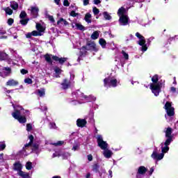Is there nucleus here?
I'll return each instance as SVG.
<instances>
[{"mask_svg": "<svg viewBox=\"0 0 178 178\" xmlns=\"http://www.w3.org/2000/svg\"><path fill=\"white\" fill-rule=\"evenodd\" d=\"M14 108V112L12 113V116L16 120H18L19 123H26L27 122V119H26V116L29 115V112L27 110H24L23 107L20 106H15L13 104Z\"/></svg>", "mask_w": 178, "mask_h": 178, "instance_id": "f257e3e1", "label": "nucleus"}, {"mask_svg": "<svg viewBox=\"0 0 178 178\" xmlns=\"http://www.w3.org/2000/svg\"><path fill=\"white\" fill-rule=\"evenodd\" d=\"M170 140H166L164 143H161V154H158V149L156 148L153 153L151 155V158L152 159H154L155 161H161V159H163V156H165V154H166L169 151V145H170Z\"/></svg>", "mask_w": 178, "mask_h": 178, "instance_id": "f03ea898", "label": "nucleus"}, {"mask_svg": "<svg viewBox=\"0 0 178 178\" xmlns=\"http://www.w3.org/2000/svg\"><path fill=\"white\" fill-rule=\"evenodd\" d=\"M152 83H150V90L155 97H158L162 90V82L159 81V76L155 74L152 77Z\"/></svg>", "mask_w": 178, "mask_h": 178, "instance_id": "7ed1b4c3", "label": "nucleus"}, {"mask_svg": "<svg viewBox=\"0 0 178 178\" xmlns=\"http://www.w3.org/2000/svg\"><path fill=\"white\" fill-rule=\"evenodd\" d=\"M118 15L120 17V26H127V24H129V16H127V14L126 13V9L121 7L118 11Z\"/></svg>", "mask_w": 178, "mask_h": 178, "instance_id": "20e7f679", "label": "nucleus"}, {"mask_svg": "<svg viewBox=\"0 0 178 178\" xmlns=\"http://www.w3.org/2000/svg\"><path fill=\"white\" fill-rule=\"evenodd\" d=\"M73 95H75L78 99H81L82 102H79L80 104H86V102H90L91 101H95L97 98L94 96H86L80 90H77L76 92L73 93Z\"/></svg>", "mask_w": 178, "mask_h": 178, "instance_id": "39448f33", "label": "nucleus"}, {"mask_svg": "<svg viewBox=\"0 0 178 178\" xmlns=\"http://www.w3.org/2000/svg\"><path fill=\"white\" fill-rule=\"evenodd\" d=\"M29 138L30 140V142L24 145V147L23 148L24 151H26L27 148H30V147H31L33 152H34L35 154H40V152H41V149H40L39 145L37 143L33 144L34 136H33V135H30L29 136ZM31 144H33L32 146Z\"/></svg>", "mask_w": 178, "mask_h": 178, "instance_id": "423d86ee", "label": "nucleus"}, {"mask_svg": "<svg viewBox=\"0 0 178 178\" xmlns=\"http://www.w3.org/2000/svg\"><path fill=\"white\" fill-rule=\"evenodd\" d=\"M37 31H33L31 33L26 34V38H31V37H37L38 35H42V33L45 31V28L41 26V24H36Z\"/></svg>", "mask_w": 178, "mask_h": 178, "instance_id": "0eeeda50", "label": "nucleus"}, {"mask_svg": "<svg viewBox=\"0 0 178 178\" xmlns=\"http://www.w3.org/2000/svg\"><path fill=\"white\" fill-rule=\"evenodd\" d=\"M118 84H119V81L115 77H108L104 80V86L106 88H109V87H118Z\"/></svg>", "mask_w": 178, "mask_h": 178, "instance_id": "6e6552de", "label": "nucleus"}, {"mask_svg": "<svg viewBox=\"0 0 178 178\" xmlns=\"http://www.w3.org/2000/svg\"><path fill=\"white\" fill-rule=\"evenodd\" d=\"M136 37H137V38L139 39L138 44L140 45V47H142L141 51H143V52H145V51L148 49V47H147V44H145V38H144V36L141 35V34H140V33L138 32L136 33Z\"/></svg>", "mask_w": 178, "mask_h": 178, "instance_id": "1a4fd4ad", "label": "nucleus"}, {"mask_svg": "<svg viewBox=\"0 0 178 178\" xmlns=\"http://www.w3.org/2000/svg\"><path fill=\"white\" fill-rule=\"evenodd\" d=\"M164 109L168 116H170V118L175 116V107L172 106L171 102H167L164 106Z\"/></svg>", "mask_w": 178, "mask_h": 178, "instance_id": "9d476101", "label": "nucleus"}, {"mask_svg": "<svg viewBox=\"0 0 178 178\" xmlns=\"http://www.w3.org/2000/svg\"><path fill=\"white\" fill-rule=\"evenodd\" d=\"M97 144L101 149H106L108 148V143L106 141H104V138H102V135H97Z\"/></svg>", "mask_w": 178, "mask_h": 178, "instance_id": "9b49d317", "label": "nucleus"}, {"mask_svg": "<svg viewBox=\"0 0 178 178\" xmlns=\"http://www.w3.org/2000/svg\"><path fill=\"white\" fill-rule=\"evenodd\" d=\"M173 131V129L172 128L168 127L165 129V138L167 141H173V136L172 135V133Z\"/></svg>", "mask_w": 178, "mask_h": 178, "instance_id": "f8f14e48", "label": "nucleus"}, {"mask_svg": "<svg viewBox=\"0 0 178 178\" xmlns=\"http://www.w3.org/2000/svg\"><path fill=\"white\" fill-rule=\"evenodd\" d=\"M102 154L104 155V158L109 159L112 158V155H113V152L109 149H104L102 152Z\"/></svg>", "mask_w": 178, "mask_h": 178, "instance_id": "ddd939ff", "label": "nucleus"}, {"mask_svg": "<svg viewBox=\"0 0 178 178\" xmlns=\"http://www.w3.org/2000/svg\"><path fill=\"white\" fill-rule=\"evenodd\" d=\"M82 49H87L88 51L90 49H92V51H98V49H97V44L94 42L88 43L86 47H83Z\"/></svg>", "mask_w": 178, "mask_h": 178, "instance_id": "4468645a", "label": "nucleus"}, {"mask_svg": "<svg viewBox=\"0 0 178 178\" xmlns=\"http://www.w3.org/2000/svg\"><path fill=\"white\" fill-rule=\"evenodd\" d=\"M40 11V9H38V7L37 6H32L31 7V15L33 16V17L35 18L38 16V12Z\"/></svg>", "mask_w": 178, "mask_h": 178, "instance_id": "2eb2a0df", "label": "nucleus"}, {"mask_svg": "<svg viewBox=\"0 0 178 178\" xmlns=\"http://www.w3.org/2000/svg\"><path fill=\"white\" fill-rule=\"evenodd\" d=\"M147 172V168L144 166L139 167L138 170V173L136 175V178H141V175H145Z\"/></svg>", "mask_w": 178, "mask_h": 178, "instance_id": "dca6fc26", "label": "nucleus"}, {"mask_svg": "<svg viewBox=\"0 0 178 178\" xmlns=\"http://www.w3.org/2000/svg\"><path fill=\"white\" fill-rule=\"evenodd\" d=\"M86 124H87V120H86V119L79 118L76 120V126H78V127H84Z\"/></svg>", "mask_w": 178, "mask_h": 178, "instance_id": "f3484780", "label": "nucleus"}, {"mask_svg": "<svg viewBox=\"0 0 178 178\" xmlns=\"http://www.w3.org/2000/svg\"><path fill=\"white\" fill-rule=\"evenodd\" d=\"M72 29H75V30H81V31H84V26L79 23H72Z\"/></svg>", "mask_w": 178, "mask_h": 178, "instance_id": "a211bd4d", "label": "nucleus"}, {"mask_svg": "<svg viewBox=\"0 0 178 178\" xmlns=\"http://www.w3.org/2000/svg\"><path fill=\"white\" fill-rule=\"evenodd\" d=\"M52 59L54 60L59 62V63H60L61 65H63V63H65V62L67 60V58H59L58 56H53Z\"/></svg>", "mask_w": 178, "mask_h": 178, "instance_id": "6ab92c4d", "label": "nucleus"}, {"mask_svg": "<svg viewBox=\"0 0 178 178\" xmlns=\"http://www.w3.org/2000/svg\"><path fill=\"white\" fill-rule=\"evenodd\" d=\"M23 166L20 162H16L14 163V170H17V172H22Z\"/></svg>", "mask_w": 178, "mask_h": 178, "instance_id": "aec40b11", "label": "nucleus"}, {"mask_svg": "<svg viewBox=\"0 0 178 178\" xmlns=\"http://www.w3.org/2000/svg\"><path fill=\"white\" fill-rule=\"evenodd\" d=\"M19 84V81L15 79H10L7 83L6 86H10V87L17 86Z\"/></svg>", "mask_w": 178, "mask_h": 178, "instance_id": "412c9836", "label": "nucleus"}, {"mask_svg": "<svg viewBox=\"0 0 178 178\" xmlns=\"http://www.w3.org/2000/svg\"><path fill=\"white\" fill-rule=\"evenodd\" d=\"M18 176H20V177L22 178H30V175L27 172H24L23 171H19L17 172Z\"/></svg>", "mask_w": 178, "mask_h": 178, "instance_id": "4be33fe9", "label": "nucleus"}, {"mask_svg": "<svg viewBox=\"0 0 178 178\" xmlns=\"http://www.w3.org/2000/svg\"><path fill=\"white\" fill-rule=\"evenodd\" d=\"M61 86L63 90H67V88H69V86H70V83L69 81H67V80L64 79L63 83H61Z\"/></svg>", "mask_w": 178, "mask_h": 178, "instance_id": "5701e85b", "label": "nucleus"}, {"mask_svg": "<svg viewBox=\"0 0 178 178\" xmlns=\"http://www.w3.org/2000/svg\"><path fill=\"white\" fill-rule=\"evenodd\" d=\"M58 26H62V24H64V26H67L68 23L67 22L66 19H63V18H60L57 22Z\"/></svg>", "mask_w": 178, "mask_h": 178, "instance_id": "b1692460", "label": "nucleus"}, {"mask_svg": "<svg viewBox=\"0 0 178 178\" xmlns=\"http://www.w3.org/2000/svg\"><path fill=\"white\" fill-rule=\"evenodd\" d=\"M37 94L39 95V97H44V95H45V89H38L37 90Z\"/></svg>", "mask_w": 178, "mask_h": 178, "instance_id": "393cba45", "label": "nucleus"}, {"mask_svg": "<svg viewBox=\"0 0 178 178\" xmlns=\"http://www.w3.org/2000/svg\"><path fill=\"white\" fill-rule=\"evenodd\" d=\"M98 37H99V32L98 31L93 32L91 35L92 40H97Z\"/></svg>", "mask_w": 178, "mask_h": 178, "instance_id": "a878e982", "label": "nucleus"}, {"mask_svg": "<svg viewBox=\"0 0 178 178\" xmlns=\"http://www.w3.org/2000/svg\"><path fill=\"white\" fill-rule=\"evenodd\" d=\"M85 21L87 23H91V14L90 13H88L85 15Z\"/></svg>", "mask_w": 178, "mask_h": 178, "instance_id": "bb28decb", "label": "nucleus"}, {"mask_svg": "<svg viewBox=\"0 0 178 178\" xmlns=\"http://www.w3.org/2000/svg\"><path fill=\"white\" fill-rule=\"evenodd\" d=\"M61 156L63 159H67V158H70V153L62 152Z\"/></svg>", "mask_w": 178, "mask_h": 178, "instance_id": "cd10ccee", "label": "nucleus"}, {"mask_svg": "<svg viewBox=\"0 0 178 178\" xmlns=\"http://www.w3.org/2000/svg\"><path fill=\"white\" fill-rule=\"evenodd\" d=\"M10 7L14 10H16V9H17L19 8V4H17V3H16L15 1H12L10 3Z\"/></svg>", "mask_w": 178, "mask_h": 178, "instance_id": "c85d7f7f", "label": "nucleus"}, {"mask_svg": "<svg viewBox=\"0 0 178 178\" xmlns=\"http://www.w3.org/2000/svg\"><path fill=\"white\" fill-rule=\"evenodd\" d=\"M6 58H8V54L2 51H0V60H5Z\"/></svg>", "mask_w": 178, "mask_h": 178, "instance_id": "c756f323", "label": "nucleus"}, {"mask_svg": "<svg viewBox=\"0 0 178 178\" xmlns=\"http://www.w3.org/2000/svg\"><path fill=\"white\" fill-rule=\"evenodd\" d=\"M26 169H27V170H31V169H33V163L28 161L26 163Z\"/></svg>", "mask_w": 178, "mask_h": 178, "instance_id": "7c9ffc66", "label": "nucleus"}, {"mask_svg": "<svg viewBox=\"0 0 178 178\" xmlns=\"http://www.w3.org/2000/svg\"><path fill=\"white\" fill-rule=\"evenodd\" d=\"M103 16H104V19H106V20H111L112 19V17H111V15H109V13H108V12H104Z\"/></svg>", "mask_w": 178, "mask_h": 178, "instance_id": "2f4dec72", "label": "nucleus"}, {"mask_svg": "<svg viewBox=\"0 0 178 178\" xmlns=\"http://www.w3.org/2000/svg\"><path fill=\"white\" fill-rule=\"evenodd\" d=\"M99 42L102 48H105V47H106V41H105L103 38L99 39Z\"/></svg>", "mask_w": 178, "mask_h": 178, "instance_id": "473e14b6", "label": "nucleus"}, {"mask_svg": "<svg viewBox=\"0 0 178 178\" xmlns=\"http://www.w3.org/2000/svg\"><path fill=\"white\" fill-rule=\"evenodd\" d=\"M4 10L6 13V15H12V13H13V10H12V9H10V8L8 7V8H4Z\"/></svg>", "mask_w": 178, "mask_h": 178, "instance_id": "72a5a7b5", "label": "nucleus"}, {"mask_svg": "<svg viewBox=\"0 0 178 178\" xmlns=\"http://www.w3.org/2000/svg\"><path fill=\"white\" fill-rule=\"evenodd\" d=\"M3 70L6 74V76H8V74H10V72H11L10 67H4Z\"/></svg>", "mask_w": 178, "mask_h": 178, "instance_id": "f704fd0d", "label": "nucleus"}, {"mask_svg": "<svg viewBox=\"0 0 178 178\" xmlns=\"http://www.w3.org/2000/svg\"><path fill=\"white\" fill-rule=\"evenodd\" d=\"M64 141H62V140H59V141H58L57 143H51L52 145H55L56 147H58V146H59V145H63V144H64Z\"/></svg>", "mask_w": 178, "mask_h": 178, "instance_id": "c9c22d12", "label": "nucleus"}, {"mask_svg": "<svg viewBox=\"0 0 178 178\" xmlns=\"http://www.w3.org/2000/svg\"><path fill=\"white\" fill-rule=\"evenodd\" d=\"M92 12L95 16L99 13V10L97 7H93Z\"/></svg>", "mask_w": 178, "mask_h": 178, "instance_id": "e433bc0d", "label": "nucleus"}, {"mask_svg": "<svg viewBox=\"0 0 178 178\" xmlns=\"http://www.w3.org/2000/svg\"><path fill=\"white\" fill-rule=\"evenodd\" d=\"M79 149H80V145L79 144H76V145H74L72 147V151H79Z\"/></svg>", "mask_w": 178, "mask_h": 178, "instance_id": "4c0bfd02", "label": "nucleus"}, {"mask_svg": "<svg viewBox=\"0 0 178 178\" xmlns=\"http://www.w3.org/2000/svg\"><path fill=\"white\" fill-rule=\"evenodd\" d=\"M24 83H26V84H33V80L30 78H26L24 79Z\"/></svg>", "mask_w": 178, "mask_h": 178, "instance_id": "58836bf2", "label": "nucleus"}, {"mask_svg": "<svg viewBox=\"0 0 178 178\" xmlns=\"http://www.w3.org/2000/svg\"><path fill=\"white\" fill-rule=\"evenodd\" d=\"M26 16H27V13H26L24 11H22L19 15L20 19H24Z\"/></svg>", "mask_w": 178, "mask_h": 178, "instance_id": "ea45409f", "label": "nucleus"}, {"mask_svg": "<svg viewBox=\"0 0 178 178\" xmlns=\"http://www.w3.org/2000/svg\"><path fill=\"white\" fill-rule=\"evenodd\" d=\"M31 130H33V125L31 124H26V131H31Z\"/></svg>", "mask_w": 178, "mask_h": 178, "instance_id": "a19ab883", "label": "nucleus"}, {"mask_svg": "<svg viewBox=\"0 0 178 178\" xmlns=\"http://www.w3.org/2000/svg\"><path fill=\"white\" fill-rule=\"evenodd\" d=\"M54 158L56 156H62V152H56L54 154H53Z\"/></svg>", "mask_w": 178, "mask_h": 178, "instance_id": "79ce46f5", "label": "nucleus"}, {"mask_svg": "<svg viewBox=\"0 0 178 178\" xmlns=\"http://www.w3.org/2000/svg\"><path fill=\"white\" fill-rule=\"evenodd\" d=\"M122 56L127 60L129 59V54L126 53L124 51H122Z\"/></svg>", "mask_w": 178, "mask_h": 178, "instance_id": "37998d69", "label": "nucleus"}, {"mask_svg": "<svg viewBox=\"0 0 178 178\" xmlns=\"http://www.w3.org/2000/svg\"><path fill=\"white\" fill-rule=\"evenodd\" d=\"M20 23L22 24V26H26V24L29 23V19H21Z\"/></svg>", "mask_w": 178, "mask_h": 178, "instance_id": "c03bdc74", "label": "nucleus"}, {"mask_svg": "<svg viewBox=\"0 0 178 178\" xmlns=\"http://www.w3.org/2000/svg\"><path fill=\"white\" fill-rule=\"evenodd\" d=\"M70 16H72V17H76V16H79V13H76L74 10L71 11Z\"/></svg>", "mask_w": 178, "mask_h": 178, "instance_id": "a18cd8bd", "label": "nucleus"}, {"mask_svg": "<svg viewBox=\"0 0 178 178\" xmlns=\"http://www.w3.org/2000/svg\"><path fill=\"white\" fill-rule=\"evenodd\" d=\"M49 129H56V124L55 122H50Z\"/></svg>", "mask_w": 178, "mask_h": 178, "instance_id": "49530a36", "label": "nucleus"}, {"mask_svg": "<svg viewBox=\"0 0 178 178\" xmlns=\"http://www.w3.org/2000/svg\"><path fill=\"white\" fill-rule=\"evenodd\" d=\"M63 5L64 6H70V2H69V0H64Z\"/></svg>", "mask_w": 178, "mask_h": 178, "instance_id": "de8ad7c7", "label": "nucleus"}, {"mask_svg": "<svg viewBox=\"0 0 178 178\" xmlns=\"http://www.w3.org/2000/svg\"><path fill=\"white\" fill-rule=\"evenodd\" d=\"M6 148V145L5 143L0 144V149L1 151H3V149Z\"/></svg>", "mask_w": 178, "mask_h": 178, "instance_id": "09e8293b", "label": "nucleus"}, {"mask_svg": "<svg viewBox=\"0 0 178 178\" xmlns=\"http://www.w3.org/2000/svg\"><path fill=\"white\" fill-rule=\"evenodd\" d=\"M54 72H56V74H59V73H60V72H62V70L58 67H56L54 69Z\"/></svg>", "mask_w": 178, "mask_h": 178, "instance_id": "8fccbe9b", "label": "nucleus"}, {"mask_svg": "<svg viewBox=\"0 0 178 178\" xmlns=\"http://www.w3.org/2000/svg\"><path fill=\"white\" fill-rule=\"evenodd\" d=\"M134 38V36L131 34L129 35L128 37H127L126 41H130V40H133Z\"/></svg>", "mask_w": 178, "mask_h": 178, "instance_id": "3c124183", "label": "nucleus"}, {"mask_svg": "<svg viewBox=\"0 0 178 178\" xmlns=\"http://www.w3.org/2000/svg\"><path fill=\"white\" fill-rule=\"evenodd\" d=\"M7 23L8 26H12V24H13V19L12 18L8 19Z\"/></svg>", "mask_w": 178, "mask_h": 178, "instance_id": "603ef678", "label": "nucleus"}, {"mask_svg": "<svg viewBox=\"0 0 178 178\" xmlns=\"http://www.w3.org/2000/svg\"><path fill=\"white\" fill-rule=\"evenodd\" d=\"M16 60H17V62H20V63H22V65H23V63H24V60H23V58H22V57H18Z\"/></svg>", "mask_w": 178, "mask_h": 178, "instance_id": "864d4df0", "label": "nucleus"}, {"mask_svg": "<svg viewBox=\"0 0 178 178\" xmlns=\"http://www.w3.org/2000/svg\"><path fill=\"white\" fill-rule=\"evenodd\" d=\"M45 59H46L47 62H48L49 63H51V57L49 56H46Z\"/></svg>", "mask_w": 178, "mask_h": 178, "instance_id": "5fc2aeb1", "label": "nucleus"}, {"mask_svg": "<svg viewBox=\"0 0 178 178\" xmlns=\"http://www.w3.org/2000/svg\"><path fill=\"white\" fill-rule=\"evenodd\" d=\"M49 20H50V22H51V23H55V19H54L53 16H49Z\"/></svg>", "mask_w": 178, "mask_h": 178, "instance_id": "6e6d98bb", "label": "nucleus"}, {"mask_svg": "<svg viewBox=\"0 0 178 178\" xmlns=\"http://www.w3.org/2000/svg\"><path fill=\"white\" fill-rule=\"evenodd\" d=\"M88 161H89L90 162H91V161H92V155H91V154L88 155Z\"/></svg>", "mask_w": 178, "mask_h": 178, "instance_id": "4d7b16f0", "label": "nucleus"}, {"mask_svg": "<svg viewBox=\"0 0 178 178\" xmlns=\"http://www.w3.org/2000/svg\"><path fill=\"white\" fill-rule=\"evenodd\" d=\"M90 2V0H83V5L84 6H87Z\"/></svg>", "mask_w": 178, "mask_h": 178, "instance_id": "13d9d810", "label": "nucleus"}, {"mask_svg": "<svg viewBox=\"0 0 178 178\" xmlns=\"http://www.w3.org/2000/svg\"><path fill=\"white\" fill-rule=\"evenodd\" d=\"M0 34H6V31L3 30V29H0Z\"/></svg>", "mask_w": 178, "mask_h": 178, "instance_id": "bf43d9fd", "label": "nucleus"}, {"mask_svg": "<svg viewBox=\"0 0 178 178\" xmlns=\"http://www.w3.org/2000/svg\"><path fill=\"white\" fill-rule=\"evenodd\" d=\"M170 91L172 92H177V91L176 90V88H175V87H171L170 88Z\"/></svg>", "mask_w": 178, "mask_h": 178, "instance_id": "052dcab7", "label": "nucleus"}, {"mask_svg": "<svg viewBox=\"0 0 178 178\" xmlns=\"http://www.w3.org/2000/svg\"><path fill=\"white\" fill-rule=\"evenodd\" d=\"M22 74H27V70L22 69L21 70Z\"/></svg>", "mask_w": 178, "mask_h": 178, "instance_id": "680f3d73", "label": "nucleus"}, {"mask_svg": "<svg viewBox=\"0 0 178 178\" xmlns=\"http://www.w3.org/2000/svg\"><path fill=\"white\" fill-rule=\"evenodd\" d=\"M95 5H98L101 3V0H94Z\"/></svg>", "mask_w": 178, "mask_h": 178, "instance_id": "e2e57ef3", "label": "nucleus"}, {"mask_svg": "<svg viewBox=\"0 0 178 178\" xmlns=\"http://www.w3.org/2000/svg\"><path fill=\"white\" fill-rule=\"evenodd\" d=\"M70 80H74V75L73 74H70Z\"/></svg>", "mask_w": 178, "mask_h": 178, "instance_id": "0e129e2a", "label": "nucleus"}, {"mask_svg": "<svg viewBox=\"0 0 178 178\" xmlns=\"http://www.w3.org/2000/svg\"><path fill=\"white\" fill-rule=\"evenodd\" d=\"M0 161H3V154H0Z\"/></svg>", "mask_w": 178, "mask_h": 178, "instance_id": "69168bd1", "label": "nucleus"}, {"mask_svg": "<svg viewBox=\"0 0 178 178\" xmlns=\"http://www.w3.org/2000/svg\"><path fill=\"white\" fill-rule=\"evenodd\" d=\"M42 111H47V106H44L43 107H41Z\"/></svg>", "mask_w": 178, "mask_h": 178, "instance_id": "338daca9", "label": "nucleus"}, {"mask_svg": "<svg viewBox=\"0 0 178 178\" xmlns=\"http://www.w3.org/2000/svg\"><path fill=\"white\" fill-rule=\"evenodd\" d=\"M152 173H154V168H152L150 169V171H149V175H150V176H151V175H152Z\"/></svg>", "mask_w": 178, "mask_h": 178, "instance_id": "774afa93", "label": "nucleus"}]
</instances>
